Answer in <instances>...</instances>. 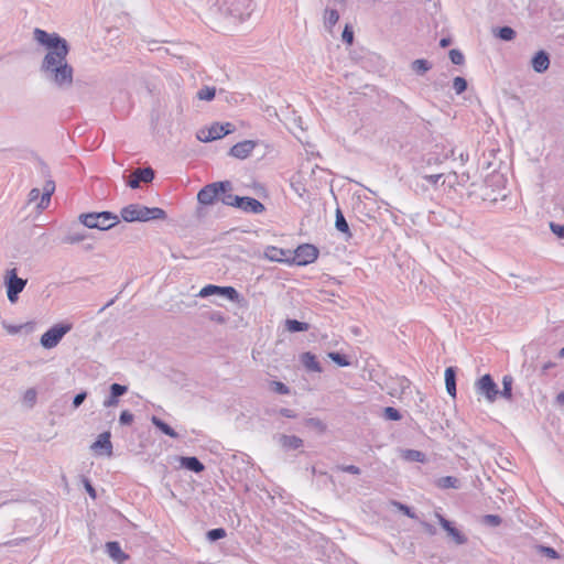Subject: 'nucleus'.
<instances>
[{
    "label": "nucleus",
    "instance_id": "0eeeda50",
    "mask_svg": "<svg viewBox=\"0 0 564 564\" xmlns=\"http://www.w3.org/2000/svg\"><path fill=\"white\" fill-rule=\"evenodd\" d=\"M230 132H232L231 123L227 122L225 124H220L218 122H214L209 127L200 129L197 132V139L202 142H210L221 139Z\"/></svg>",
    "mask_w": 564,
    "mask_h": 564
},
{
    "label": "nucleus",
    "instance_id": "aec40b11",
    "mask_svg": "<svg viewBox=\"0 0 564 564\" xmlns=\"http://www.w3.org/2000/svg\"><path fill=\"white\" fill-rule=\"evenodd\" d=\"M301 361H302L303 366L308 371H313V372H321L322 371L321 364L318 362L316 356L313 355L312 352H304V354H302L301 355Z\"/></svg>",
    "mask_w": 564,
    "mask_h": 564
},
{
    "label": "nucleus",
    "instance_id": "39448f33",
    "mask_svg": "<svg viewBox=\"0 0 564 564\" xmlns=\"http://www.w3.org/2000/svg\"><path fill=\"white\" fill-rule=\"evenodd\" d=\"M80 220L86 227L100 230L110 229L119 223L118 216L110 212L84 214Z\"/></svg>",
    "mask_w": 564,
    "mask_h": 564
},
{
    "label": "nucleus",
    "instance_id": "f03ea898",
    "mask_svg": "<svg viewBox=\"0 0 564 564\" xmlns=\"http://www.w3.org/2000/svg\"><path fill=\"white\" fill-rule=\"evenodd\" d=\"M123 220L132 221H148L151 219H164L165 212L159 207H147L139 204H131L121 209L120 213Z\"/></svg>",
    "mask_w": 564,
    "mask_h": 564
},
{
    "label": "nucleus",
    "instance_id": "6e6552de",
    "mask_svg": "<svg viewBox=\"0 0 564 564\" xmlns=\"http://www.w3.org/2000/svg\"><path fill=\"white\" fill-rule=\"evenodd\" d=\"M70 329L72 324L68 323L54 325L42 335L41 345L47 349L54 348Z\"/></svg>",
    "mask_w": 564,
    "mask_h": 564
},
{
    "label": "nucleus",
    "instance_id": "603ef678",
    "mask_svg": "<svg viewBox=\"0 0 564 564\" xmlns=\"http://www.w3.org/2000/svg\"><path fill=\"white\" fill-rule=\"evenodd\" d=\"M85 488L87 490V492L89 494V496L95 499L96 498V490L94 489V487L91 486V484L89 481H86L85 482Z\"/></svg>",
    "mask_w": 564,
    "mask_h": 564
},
{
    "label": "nucleus",
    "instance_id": "7c9ffc66",
    "mask_svg": "<svg viewBox=\"0 0 564 564\" xmlns=\"http://www.w3.org/2000/svg\"><path fill=\"white\" fill-rule=\"evenodd\" d=\"M453 88L456 91V94L459 95L466 90L467 82L465 80V78L457 76L453 80Z\"/></svg>",
    "mask_w": 564,
    "mask_h": 564
},
{
    "label": "nucleus",
    "instance_id": "b1692460",
    "mask_svg": "<svg viewBox=\"0 0 564 564\" xmlns=\"http://www.w3.org/2000/svg\"><path fill=\"white\" fill-rule=\"evenodd\" d=\"M151 421L165 435L173 438L177 437V433L158 416H152Z\"/></svg>",
    "mask_w": 564,
    "mask_h": 564
},
{
    "label": "nucleus",
    "instance_id": "6e6d98bb",
    "mask_svg": "<svg viewBox=\"0 0 564 564\" xmlns=\"http://www.w3.org/2000/svg\"><path fill=\"white\" fill-rule=\"evenodd\" d=\"M449 44H451V40H449V39H442V40L440 41V45H441L442 47H446V46H448Z\"/></svg>",
    "mask_w": 564,
    "mask_h": 564
},
{
    "label": "nucleus",
    "instance_id": "ddd939ff",
    "mask_svg": "<svg viewBox=\"0 0 564 564\" xmlns=\"http://www.w3.org/2000/svg\"><path fill=\"white\" fill-rule=\"evenodd\" d=\"M258 143L252 140H245L231 147L229 154L236 159L245 160L251 155Z\"/></svg>",
    "mask_w": 564,
    "mask_h": 564
},
{
    "label": "nucleus",
    "instance_id": "423d86ee",
    "mask_svg": "<svg viewBox=\"0 0 564 564\" xmlns=\"http://www.w3.org/2000/svg\"><path fill=\"white\" fill-rule=\"evenodd\" d=\"M318 249L311 243L300 245L290 256V263L296 265H307L315 262L318 258Z\"/></svg>",
    "mask_w": 564,
    "mask_h": 564
},
{
    "label": "nucleus",
    "instance_id": "3c124183",
    "mask_svg": "<svg viewBox=\"0 0 564 564\" xmlns=\"http://www.w3.org/2000/svg\"><path fill=\"white\" fill-rule=\"evenodd\" d=\"M118 404V400H117V397H113L112 394L110 395L109 399H107L105 402H104V405L109 408V406H115Z\"/></svg>",
    "mask_w": 564,
    "mask_h": 564
},
{
    "label": "nucleus",
    "instance_id": "4468645a",
    "mask_svg": "<svg viewBox=\"0 0 564 564\" xmlns=\"http://www.w3.org/2000/svg\"><path fill=\"white\" fill-rule=\"evenodd\" d=\"M154 172L152 169H137L134 172L131 173L128 180V185L131 188L139 187L141 182L149 183L153 180Z\"/></svg>",
    "mask_w": 564,
    "mask_h": 564
},
{
    "label": "nucleus",
    "instance_id": "4c0bfd02",
    "mask_svg": "<svg viewBox=\"0 0 564 564\" xmlns=\"http://www.w3.org/2000/svg\"><path fill=\"white\" fill-rule=\"evenodd\" d=\"M128 388L126 386H121L119 383H112L110 387V392L113 397H120L127 392Z\"/></svg>",
    "mask_w": 564,
    "mask_h": 564
},
{
    "label": "nucleus",
    "instance_id": "cd10ccee",
    "mask_svg": "<svg viewBox=\"0 0 564 564\" xmlns=\"http://www.w3.org/2000/svg\"><path fill=\"white\" fill-rule=\"evenodd\" d=\"M458 484V479L452 476L442 477L437 480V487L447 489V488H456Z\"/></svg>",
    "mask_w": 564,
    "mask_h": 564
},
{
    "label": "nucleus",
    "instance_id": "c03bdc74",
    "mask_svg": "<svg viewBox=\"0 0 564 564\" xmlns=\"http://www.w3.org/2000/svg\"><path fill=\"white\" fill-rule=\"evenodd\" d=\"M36 399V391L34 389H29L24 393V401L33 404Z\"/></svg>",
    "mask_w": 564,
    "mask_h": 564
},
{
    "label": "nucleus",
    "instance_id": "5fc2aeb1",
    "mask_svg": "<svg viewBox=\"0 0 564 564\" xmlns=\"http://www.w3.org/2000/svg\"><path fill=\"white\" fill-rule=\"evenodd\" d=\"M307 424L313 425V426H317V427L324 430V425L318 420L311 419V420L307 421Z\"/></svg>",
    "mask_w": 564,
    "mask_h": 564
},
{
    "label": "nucleus",
    "instance_id": "37998d69",
    "mask_svg": "<svg viewBox=\"0 0 564 564\" xmlns=\"http://www.w3.org/2000/svg\"><path fill=\"white\" fill-rule=\"evenodd\" d=\"M551 230L558 237L564 239V225H557L554 223H551L550 225Z\"/></svg>",
    "mask_w": 564,
    "mask_h": 564
},
{
    "label": "nucleus",
    "instance_id": "393cba45",
    "mask_svg": "<svg viewBox=\"0 0 564 564\" xmlns=\"http://www.w3.org/2000/svg\"><path fill=\"white\" fill-rule=\"evenodd\" d=\"M402 457L409 462L424 463L426 460L425 454L416 449H405L402 453Z\"/></svg>",
    "mask_w": 564,
    "mask_h": 564
},
{
    "label": "nucleus",
    "instance_id": "79ce46f5",
    "mask_svg": "<svg viewBox=\"0 0 564 564\" xmlns=\"http://www.w3.org/2000/svg\"><path fill=\"white\" fill-rule=\"evenodd\" d=\"M343 40L347 43V44H352V41H354V32L352 30L346 25L344 31H343Z\"/></svg>",
    "mask_w": 564,
    "mask_h": 564
},
{
    "label": "nucleus",
    "instance_id": "c756f323",
    "mask_svg": "<svg viewBox=\"0 0 564 564\" xmlns=\"http://www.w3.org/2000/svg\"><path fill=\"white\" fill-rule=\"evenodd\" d=\"M502 384L503 389L501 395L510 400L512 398V378L510 376H505L502 379Z\"/></svg>",
    "mask_w": 564,
    "mask_h": 564
},
{
    "label": "nucleus",
    "instance_id": "a878e982",
    "mask_svg": "<svg viewBox=\"0 0 564 564\" xmlns=\"http://www.w3.org/2000/svg\"><path fill=\"white\" fill-rule=\"evenodd\" d=\"M285 328L291 333L306 332L308 330L310 325L303 322H299L296 319H286Z\"/></svg>",
    "mask_w": 564,
    "mask_h": 564
},
{
    "label": "nucleus",
    "instance_id": "4d7b16f0",
    "mask_svg": "<svg viewBox=\"0 0 564 564\" xmlns=\"http://www.w3.org/2000/svg\"><path fill=\"white\" fill-rule=\"evenodd\" d=\"M545 552H546V554H547L549 556H551V557H556V552H555L553 549H551V547H546V549H545Z\"/></svg>",
    "mask_w": 564,
    "mask_h": 564
},
{
    "label": "nucleus",
    "instance_id": "5701e85b",
    "mask_svg": "<svg viewBox=\"0 0 564 564\" xmlns=\"http://www.w3.org/2000/svg\"><path fill=\"white\" fill-rule=\"evenodd\" d=\"M182 466L195 473L204 470V465L196 457H183Z\"/></svg>",
    "mask_w": 564,
    "mask_h": 564
},
{
    "label": "nucleus",
    "instance_id": "20e7f679",
    "mask_svg": "<svg viewBox=\"0 0 564 564\" xmlns=\"http://www.w3.org/2000/svg\"><path fill=\"white\" fill-rule=\"evenodd\" d=\"M221 203L250 214H262L265 210L261 202L248 196L240 197L234 194H227L221 197Z\"/></svg>",
    "mask_w": 564,
    "mask_h": 564
},
{
    "label": "nucleus",
    "instance_id": "c9c22d12",
    "mask_svg": "<svg viewBox=\"0 0 564 564\" xmlns=\"http://www.w3.org/2000/svg\"><path fill=\"white\" fill-rule=\"evenodd\" d=\"M226 536V531L223 528L213 529L207 532V538L210 541H216Z\"/></svg>",
    "mask_w": 564,
    "mask_h": 564
},
{
    "label": "nucleus",
    "instance_id": "09e8293b",
    "mask_svg": "<svg viewBox=\"0 0 564 564\" xmlns=\"http://www.w3.org/2000/svg\"><path fill=\"white\" fill-rule=\"evenodd\" d=\"M442 174H431V175H425L424 178L432 183V184H437V182L442 178Z\"/></svg>",
    "mask_w": 564,
    "mask_h": 564
},
{
    "label": "nucleus",
    "instance_id": "1a4fd4ad",
    "mask_svg": "<svg viewBox=\"0 0 564 564\" xmlns=\"http://www.w3.org/2000/svg\"><path fill=\"white\" fill-rule=\"evenodd\" d=\"M476 390L479 394L485 395L488 402H495L499 390L490 375H484L476 382Z\"/></svg>",
    "mask_w": 564,
    "mask_h": 564
},
{
    "label": "nucleus",
    "instance_id": "8fccbe9b",
    "mask_svg": "<svg viewBox=\"0 0 564 564\" xmlns=\"http://www.w3.org/2000/svg\"><path fill=\"white\" fill-rule=\"evenodd\" d=\"M343 470L346 471V473L354 474V475H359L360 474V469L357 466H355V465L345 466V467H343Z\"/></svg>",
    "mask_w": 564,
    "mask_h": 564
},
{
    "label": "nucleus",
    "instance_id": "f8f14e48",
    "mask_svg": "<svg viewBox=\"0 0 564 564\" xmlns=\"http://www.w3.org/2000/svg\"><path fill=\"white\" fill-rule=\"evenodd\" d=\"M214 294L226 296L230 301L238 300V292L232 286H218V285L208 284L199 291L198 295L202 297H207V296L214 295Z\"/></svg>",
    "mask_w": 564,
    "mask_h": 564
},
{
    "label": "nucleus",
    "instance_id": "13d9d810",
    "mask_svg": "<svg viewBox=\"0 0 564 564\" xmlns=\"http://www.w3.org/2000/svg\"><path fill=\"white\" fill-rule=\"evenodd\" d=\"M557 401L561 403V404H564V392H561L557 394Z\"/></svg>",
    "mask_w": 564,
    "mask_h": 564
},
{
    "label": "nucleus",
    "instance_id": "de8ad7c7",
    "mask_svg": "<svg viewBox=\"0 0 564 564\" xmlns=\"http://www.w3.org/2000/svg\"><path fill=\"white\" fill-rule=\"evenodd\" d=\"M85 399H86V393L85 392L78 393L74 398V401H73L74 406L75 408L79 406L84 402Z\"/></svg>",
    "mask_w": 564,
    "mask_h": 564
},
{
    "label": "nucleus",
    "instance_id": "a211bd4d",
    "mask_svg": "<svg viewBox=\"0 0 564 564\" xmlns=\"http://www.w3.org/2000/svg\"><path fill=\"white\" fill-rule=\"evenodd\" d=\"M550 66L549 55L544 51H539L532 58V67L536 73H544Z\"/></svg>",
    "mask_w": 564,
    "mask_h": 564
},
{
    "label": "nucleus",
    "instance_id": "bf43d9fd",
    "mask_svg": "<svg viewBox=\"0 0 564 564\" xmlns=\"http://www.w3.org/2000/svg\"><path fill=\"white\" fill-rule=\"evenodd\" d=\"M560 356H561V357H564V347L561 349V351H560Z\"/></svg>",
    "mask_w": 564,
    "mask_h": 564
},
{
    "label": "nucleus",
    "instance_id": "412c9836",
    "mask_svg": "<svg viewBox=\"0 0 564 564\" xmlns=\"http://www.w3.org/2000/svg\"><path fill=\"white\" fill-rule=\"evenodd\" d=\"M455 370L453 367H448L445 370V386L448 394L453 398L456 397V379Z\"/></svg>",
    "mask_w": 564,
    "mask_h": 564
},
{
    "label": "nucleus",
    "instance_id": "dca6fc26",
    "mask_svg": "<svg viewBox=\"0 0 564 564\" xmlns=\"http://www.w3.org/2000/svg\"><path fill=\"white\" fill-rule=\"evenodd\" d=\"M91 449L98 454L101 453V451H102L108 457H110L112 455V444L110 441V433L109 432L101 433L98 436L97 441L91 444Z\"/></svg>",
    "mask_w": 564,
    "mask_h": 564
},
{
    "label": "nucleus",
    "instance_id": "a19ab883",
    "mask_svg": "<svg viewBox=\"0 0 564 564\" xmlns=\"http://www.w3.org/2000/svg\"><path fill=\"white\" fill-rule=\"evenodd\" d=\"M392 505L398 508L400 511H402L405 516H408L409 518H412L414 519L415 518V514L411 511V509L401 503V502H398V501H393Z\"/></svg>",
    "mask_w": 564,
    "mask_h": 564
},
{
    "label": "nucleus",
    "instance_id": "a18cd8bd",
    "mask_svg": "<svg viewBox=\"0 0 564 564\" xmlns=\"http://www.w3.org/2000/svg\"><path fill=\"white\" fill-rule=\"evenodd\" d=\"M133 421V415L129 411H122L120 414V422L122 424H130Z\"/></svg>",
    "mask_w": 564,
    "mask_h": 564
},
{
    "label": "nucleus",
    "instance_id": "f704fd0d",
    "mask_svg": "<svg viewBox=\"0 0 564 564\" xmlns=\"http://www.w3.org/2000/svg\"><path fill=\"white\" fill-rule=\"evenodd\" d=\"M383 413L386 419L388 420L399 421L401 419L400 412L392 406L384 408Z\"/></svg>",
    "mask_w": 564,
    "mask_h": 564
},
{
    "label": "nucleus",
    "instance_id": "473e14b6",
    "mask_svg": "<svg viewBox=\"0 0 564 564\" xmlns=\"http://www.w3.org/2000/svg\"><path fill=\"white\" fill-rule=\"evenodd\" d=\"M336 228L341 232H348L349 230L348 224L339 210L336 217Z\"/></svg>",
    "mask_w": 564,
    "mask_h": 564
},
{
    "label": "nucleus",
    "instance_id": "4be33fe9",
    "mask_svg": "<svg viewBox=\"0 0 564 564\" xmlns=\"http://www.w3.org/2000/svg\"><path fill=\"white\" fill-rule=\"evenodd\" d=\"M280 443L286 449H297L303 445V441L294 435H282Z\"/></svg>",
    "mask_w": 564,
    "mask_h": 564
},
{
    "label": "nucleus",
    "instance_id": "49530a36",
    "mask_svg": "<svg viewBox=\"0 0 564 564\" xmlns=\"http://www.w3.org/2000/svg\"><path fill=\"white\" fill-rule=\"evenodd\" d=\"M485 522L490 525H499L501 522V519L498 516L488 514L485 517Z\"/></svg>",
    "mask_w": 564,
    "mask_h": 564
},
{
    "label": "nucleus",
    "instance_id": "864d4df0",
    "mask_svg": "<svg viewBox=\"0 0 564 564\" xmlns=\"http://www.w3.org/2000/svg\"><path fill=\"white\" fill-rule=\"evenodd\" d=\"M4 327H6L7 332L10 334H17L22 329L21 325H19V326L6 325Z\"/></svg>",
    "mask_w": 564,
    "mask_h": 564
},
{
    "label": "nucleus",
    "instance_id": "c85d7f7f",
    "mask_svg": "<svg viewBox=\"0 0 564 564\" xmlns=\"http://www.w3.org/2000/svg\"><path fill=\"white\" fill-rule=\"evenodd\" d=\"M216 89L214 87H204L197 93V98L199 100L210 101L215 98Z\"/></svg>",
    "mask_w": 564,
    "mask_h": 564
},
{
    "label": "nucleus",
    "instance_id": "9d476101",
    "mask_svg": "<svg viewBox=\"0 0 564 564\" xmlns=\"http://www.w3.org/2000/svg\"><path fill=\"white\" fill-rule=\"evenodd\" d=\"M54 189H55L54 182L47 181L43 187L42 193L39 188H33L30 192V194H29L30 202H36L40 198V202L37 203V207L44 209L48 206L51 196L54 193Z\"/></svg>",
    "mask_w": 564,
    "mask_h": 564
},
{
    "label": "nucleus",
    "instance_id": "2eb2a0df",
    "mask_svg": "<svg viewBox=\"0 0 564 564\" xmlns=\"http://www.w3.org/2000/svg\"><path fill=\"white\" fill-rule=\"evenodd\" d=\"M436 518L442 525V528L447 532V534L454 540L456 544H464L467 541V538L455 527L452 525V523L445 519L442 514L436 513Z\"/></svg>",
    "mask_w": 564,
    "mask_h": 564
},
{
    "label": "nucleus",
    "instance_id": "58836bf2",
    "mask_svg": "<svg viewBox=\"0 0 564 564\" xmlns=\"http://www.w3.org/2000/svg\"><path fill=\"white\" fill-rule=\"evenodd\" d=\"M271 387L276 393L280 394H288L290 392V389L283 382L280 381H273L271 383Z\"/></svg>",
    "mask_w": 564,
    "mask_h": 564
},
{
    "label": "nucleus",
    "instance_id": "72a5a7b5",
    "mask_svg": "<svg viewBox=\"0 0 564 564\" xmlns=\"http://www.w3.org/2000/svg\"><path fill=\"white\" fill-rule=\"evenodd\" d=\"M328 357L338 366L346 367L349 365L348 359L338 352H329Z\"/></svg>",
    "mask_w": 564,
    "mask_h": 564
},
{
    "label": "nucleus",
    "instance_id": "bb28decb",
    "mask_svg": "<svg viewBox=\"0 0 564 564\" xmlns=\"http://www.w3.org/2000/svg\"><path fill=\"white\" fill-rule=\"evenodd\" d=\"M339 20V14L335 9H326L324 14L325 24L333 28Z\"/></svg>",
    "mask_w": 564,
    "mask_h": 564
},
{
    "label": "nucleus",
    "instance_id": "9b49d317",
    "mask_svg": "<svg viewBox=\"0 0 564 564\" xmlns=\"http://www.w3.org/2000/svg\"><path fill=\"white\" fill-rule=\"evenodd\" d=\"M26 281L17 276V270L12 269L8 272L7 294L11 302H15L18 294L23 291Z\"/></svg>",
    "mask_w": 564,
    "mask_h": 564
},
{
    "label": "nucleus",
    "instance_id": "7ed1b4c3",
    "mask_svg": "<svg viewBox=\"0 0 564 564\" xmlns=\"http://www.w3.org/2000/svg\"><path fill=\"white\" fill-rule=\"evenodd\" d=\"M232 186L229 181L216 182L204 186L197 194V199L203 205H212L221 197L231 194Z\"/></svg>",
    "mask_w": 564,
    "mask_h": 564
},
{
    "label": "nucleus",
    "instance_id": "e433bc0d",
    "mask_svg": "<svg viewBox=\"0 0 564 564\" xmlns=\"http://www.w3.org/2000/svg\"><path fill=\"white\" fill-rule=\"evenodd\" d=\"M413 69L419 73H424L430 69V64L425 59H416L413 62Z\"/></svg>",
    "mask_w": 564,
    "mask_h": 564
},
{
    "label": "nucleus",
    "instance_id": "f3484780",
    "mask_svg": "<svg viewBox=\"0 0 564 564\" xmlns=\"http://www.w3.org/2000/svg\"><path fill=\"white\" fill-rule=\"evenodd\" d=\"M264 256L271 261L290 263L291 251L279 247L269 246L264 250Z\"/></svg>",
    "mask_w": 564,
    "mask_h": 564
},
{
    "label": "nucleus",
    "instance_id": "f257e3e1",
    "mask_svg": "<svg viewBox=\"0 0 564 564\" xmlns=\"http://www.w3.org/2000/svg\"><path fill=\"white\" fill-rule=\"evenodd\" d=\"M34 39L48 50L43 61V69L52 75L57 85L69 86L73 83V68L66 62V41L56 33L50 34L41 29L34 30Z\"/></svg>",
    "mask_w": 564,
    "mask_h": 564
},
{
    "label": "nucleus",
    "instance_id": "6ab92c4d",
    "mask_svg": "<svg viewBox=\"0 0 564 564\" xmlns=\"http://www.w3.org/2000/svg\"><path fill=\"white\" fill-rule=\"evenodd\" d=\"M106 547H107V552H108L109 556L120 564L129 558L128 554H126L121 550L118 542H115V541L108 542Z\"/></svg>",
    "mask_w": 564,
    "mask_h": 564
},
{
    "label": "nucleus",
    "instance_id": "2f4dec72",
    "mask_svg": "<svg viewBox=\"0 0 564 564\" xmlns=\"http://www.w3.org/2000/svg\"><path fill=\"white\" fill-rule=\"evenodd\" d=\"M498 36L501 40L511 41L516 36V32L509 26H503L499 29Z\"/></svg>",
    "mask_w": 564,
    "mask_h": 564
},
{
    "label": "nucleus",
    "instance_id": "ea45409f",
    "mask_svg": "<svg viewBox=\"0 0 564 564\" xmlns=\"http://www.w3.org/2000/svg\"><path fill=\"white\" fill-rule=\"evenodd\" d=\"M449 58L456 65H460L464 62L463 54L459 51H457V50H452L449 52Z\"/></svg>",
    "mask_w": 564,
    "mask_h": 564
}]
</instances>
